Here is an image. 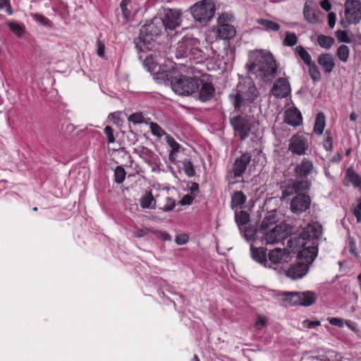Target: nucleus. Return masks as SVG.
<instances>
[{"label":"nucleus","instance_id":"obj_10","mask_svg":"<svg viewBox=\"0 0 361 361\" xmlns=\"http://www.w3.org/2000/svg\"><path fill=\"white\" fill-rule=\"evenodd\" d=\"M297 247H302L298 250L297 260L303 261V263L307 264V267H309L317 256V245L314 243H310V245H307V243L300 242V244H298V243L293 244L292 248L294 250Z\"/></svg>","mask_w":361,"mask_h":361},{"label":"nucleus","instance_id":"obj_16","mask_svg":"<svg viewBox=\"0 0 361 361\" xmlns=\"http://www.w3.org/2000/svg\"><path fill=\"white\" fill-rule=\"evenodd\" d=\"M180 15L181 13L178 10H168L165 13L164 18H162L164 23V29L166 30H174L176 27H178L181 22Z\"/></svg>","mask_w":361,"mask_h":361},{"label":"nucleus","instance_id":"obj_3","mask_svg":"<svg viewBox=\"0 0 361 361\" xmlns=\"http://www.w3.org/2000/svg\"><path fill=\"white\" fill-rule=\"evenodd\" d=\"M164 28L162 18L154 17L150 23L145 24L140 32V36L135 39L136 49L140 52H145L152 49L155 38L158 37Z\"/></svg>","mask_w":361,"mask_h":361},{"label":"nucleus","instance_id":"obj_23","mask_svg":"<svg viewBox=\"0 0 361 361\" xmlns=\"http://www.w3.org/2000/svg\"><path fill=\"white\" fill-rule=\"evenodd\" d=\"M250 252L252 258L256 262L260 263L264 267H269L268 264V260L267 259L266 249L264 247H255L253 245L250 247Z\"/></svg>","mask_w":361,"mask_h":361},{"label":"nucleus","instance_id":"obj_19","mask_svg":"<svg viewBox=\"0 0 361 361\" xmlns=\"http://www.w3.org/2000/svg\"><path fill=\"white\" fill-rule=\"evenodd\" d=\"M269 261L273 264H283L290 259V252L286 249L275 248L269 251Z\"/></svg>","mask_w":361,"mask_h":361},{"label":"nucleus","instance_id":"obj_11","mask_svg":"<svg viewBox=\"0 0 361 361\" xmlns=\"http://www.w3.org/2000/svg\"><path fill=\"white\" fill-rule=\"evenodd\" d=\"M305 191L296 192L290 202V209L294 214H300L307 211L311 204V199L305 195Z\"/></svg>","mask_w":361,"mask_h":361},{"label":"nucleus","instance_id":"obj_1","mask_svg":"<svg viewBox=\"0 0 361 361\" xmlns=\"http://www.w3.org/2000/svg\"><path fill=\"white\" fill-rule=\"evenodd\" d=\"M314 171V167L312 161L307 158H303L294 169L295 179L288 180L281 185V200H285L296 192L309 190L312 186V181L308 176Z\"/></svg>","mask_w":361,"mask_h":361},{"label":"nucleus","instance_id":"obj_34","mask_svg":"<svg viewBox=\"0 0 361 361\" xmlns=\"http://www.w3.org/2000/svg\"><path fill=\"white\" fill-rule=\"evenodd\" d=\"M305 18L311 23H316L319 22L317 16L314 10L310 8L307 5L304 7L303 11Z\"/></svg>","mask_w":361,"mask_h":361},{"label":"nucleus","instance_id":"obj_43","mask_svg":"<svg viewBox=\"0 0 361 361\" xmlns=\"http://www.w3.org/2000/svg\"><path fill=\"white\" fill-rule=\"evenodd\" d=\"M130 4V0H122L120 4L122 15L126 19H128L130 16V9L128 8Z\"/></svg>","mask_w":361,"mask_h":361},{"label":"nucleus","instance_id":"obj_64","mask_svg":"<svg viewBox=\"0 0 361 361\" xmlns=\"http://www.w3.org/2000/svg\"><path fill=\"white\" fill-rule=\"evenodd\" d=\"M320 6L326 11H329L331 8V4L329 0H322L320 2Z\"/></svg>","mask_w":361,"mask_h":361},{"label":"nucleus","instance_id":"obj_39","mask_svg":"<svg viewBox=\"0 0 361 361\" xmlns=\"http://www.w3.org/2000/svg\"><path fill=\"white\" fill-rule=\"evenodd\" d=\"M175 200L169 197H166L159 204L160 209L164 211H171L175 207Z\"/></svg>","mask_w":361,"mask_h":361},{"label":"nucleus","instance_id":"obj_31","mask_svg":"<svg viewBox=\"0 0 361 361\" xmlns=\"http://www.w3.org/2000/svg\"><path fill=\"white\" fill-rule=\"evenodd\" d=\"M345 16L349 24H357L361 20V9L345 12Z\"/></svg>","mask_w":361,"mask_h":361},{"label":"nucleus","instance_id":"obj_24","mask_svg":"<svg viewBox=\"0 0 361 361\" xmlns=\"http://www.w3.org/2000/svg\"><path fill=\"white\" fill-rule=\"evenodd\" d=\"M318 63L323 68L325 73H331L334 66L335 63L334 59L331 54H323L319 56Z\"/></svg>","mask_w":361,"mask_h":361},{"label":"nucleus","instance_id":"obj_2","mask_svg":"<svg viewBox=\"0 0 361 361\" xmlns=\"http://www.w3.org/2000/svg\"><path fill=\"white\" fill-rule=\"evenodd\" d=\"M259 95L253 80L250 76L241 78L236 86L235 93L230 94L228 97L237 111L245 110L250 103H253Z\"/></svg>","mask_w":361,"mask_h":361},{"label":"nucleus","instance_id":"obj_14","mask_svg":"<svg viewBox=\"0 0 361 361\" xmlns=\"http://www.w3.org/2000/svg\"><path fill=\"white\" fill-rule=\"evenodd\" d=\"M197 39L185 37L180 40L175 48V55L177 59L185 58L190 56L191 46L199 44Z\"/></svg>","mask_w":361,"mask_h":361},{"label":"nucleus","instance_id":"obj_62","mask_svg":"<svg viewBox=\"0 0 361 361\" xmlns=\"http://www.w3.org/2000/svg\"><path fill=\"white\" fill-rule=\"evenodd\" d=\"M190 191L192 196H196L199 192V185L196 183H192L191 186L190 188Z\"/></svg>","mask_w":361,"mask_h":361},{"label":"nucleus","instance_id":"obj_25","mask_svg":"<svg viewBox=\"0 0 361 361\" xmlns=\"http://www.w3.org/2000/svg\"><path fill=\"white\" fill-rule=\"evenodd\" d=\"M277 71V65L274 57L273 56V62L271 63H264L260 68L259 76L262 78H268L274 76Z\"/></svg>","mask_w":361,"mask_h":361},{"label":"nucleus","instance_id":"obj_15","mask_svg":"<svg viewBox=\"0 0 361 361\" xmlns=\"http://www.w3.org/2000/svg\"><path fill=\"white\" fill-rule=\"evenodd\" d=\"M308 149V143L305 137L296 135L293 136L289 142L288 149L293 154H305Z\"/></svg>","mask_w":361,"mask_h":361},{"label":"nucleus","instance_id":"obj_20","mask_svg":"<svg viewBox=\"0 0 361 361\" xmlns=\"http://www.w3.org/2000/svg\"><path fill=\"white\" fill-rule=\"evenodd\" d=\"M265 234V240L267 244H274L283 240L286 233L281 225H276L272 229L269 230Z\"/></svg>","mask_w":361,"mask_h":361},{"label":"nucleus","instance_id":"obj_50","mask_svg":"<svg viewBox=\"0 0 361 361\" xmlns=\"http://www.w3.org/2000/svg\"><path fill=\"white\" fill-rule=\"evenodd\" d=\"M199 44L196 45L191 46V51L190 53V56H191L195 59H199L202 58V51L199 48Z\"/></svg>","mask_w":361,"mask_h":361},{"label":"nucleus","instance_id":"obj_22","mask_svg":"<svg viewBox=\"0 0 361 361\" xmlns=\"http://www.w3.org/2000/svg\"><path fill=\"white\" fill-rule=\"evenodd\" d=\"M285 121L293 126H298L302 123V114L296 108H290L285 111Z\"/></svg>","mask_w":361,"mask_h":361},{"label":"nucleus","instance_id":"obj_59","mask_svg":"<svg viewBox=\"0 0 361 361\" xmlns=\"http://www.w3.org/2000/svg\"><path fill=\"white\" fill-rule=\"evenodd\" d=\"M188 236L186 234L178 235L175 241L178 245H185L188 241Z\"/></svg>","mask_w":361,"mask_h":361},{"label":"nucleus","instance_id":"obj_61","mask_svg":"<svg viewBox=\"0 0 361 361\" xmlns=\"http://www.w3.org/2000/svg\"><path fill=\"white\" fill-rule=\"evenodd\" d=\"M336 16L333 12L328 14V23L330 28H333L336 24Z\"/></svg>","mask_w":361,"mask_h":361},{"label":"nucleus","instance_id":"obj_4","mask_svg":"<svg viewBox=\"0 0 361 361\" xmlns=\"http://www.w3.org/2000/svg\"><path fill=\"white\" fill-rule=\"evenodd\" d=\"M198 77L181 75L172 79V90L181 96H193L197 90Z\"/></svg>","mask_w":361,"mask_h":361},{"label":"nucleus","instance_id":"obj_28","mask_svg":"<svg viewBox=\"0 0 361 361\" xmlns=\"http://www.w3.org/2000/svg\"><path fill=\"white\" fill-rule=\"evenodd\" d=\"M247 197L245 195L242 191H236L231 196V205L232 208L239 207L242 208Z\"/></svg>","mask_w":361,"mask_h":361},{"label":"nucleus","instance_id":"obj_58","mask_svg":"<svg viewBox=\"0 0 361 361\" xmlns=\"http://www.w3.org/2000/svg\"><path fill=\"white\" fill-rule=\"evenodd\" d=\"M345 324L346 326L350 329L352 330L353 332H355L357 336H360V331L358 329V326H357V324L353 322V321H350V320H347L345 322Z\"/></svg>","mask_w":361,"mask_h":361},{"label":"nucleus","instance_id":"obj_42","mask_svg":"<svg viewBox=\"0 0 361 361\" xmlns=\"http://www.w3.org/2000/svg\"><path fill=\"white\" fill-rule=\"evenodd\" d=\"M114 177L117 183H123L126 178L125 169L121 166H117L114 171Z\"/></svg>","mask_w":361,"mask_h":361},{"label":"nucleus","instance_id":"obj_51","mask_svg":"<svg viewBox=\"0 0 361 361\" xmlns=\"http://www.w3.org/2000/svg\"><path fill=\"white\" fill-rule=\"evenodd\" d=\"M150 230L147 228H135V230L133 231V236L135 238H142L147 235H148L149 233H151Z\"/></svg>","mask_w":361,"mask_h":361},{"label":"nucleus","instance_id":"obj_21","mask_svg":"<svg viewBox=\"0 0 361 361\" xmlns=\"http://www.w3.org/2000/svg\"><path fill=\"white\" fill-rule=\"evenodd\" d=\"M309 267L303 261H298L293 264L286 271V276L292 279H298L303 277L307 273Z\"/></svg>","mask_w":361,"mask_h":361},{"label":"nucleus","instance_id":"obj_48","mask_svg":"<svg viewBox=\"0 0 361 361\" xmlns=\"http://www.w3.org/2000/svg\"><path fill=\"white\" fill-rule=\"evenodd\" d=\"M235 221L238 224H246L249 221V215L246 212H240L239 214H235Z\"/></svg>","mask_w":361,"mask_h":361},{"label":"nucleus","instance_id":"obj_47","mask_svg":"<svg viewBox=\"0 0 361 361\" xmlns=\"http://www.w3.org/2000/svg\"><path fill=\"white\" fill-rule=\"evenodd\" d=\"M166 140L171 149V151L173 152H178L179 151L180 145L170 135L166 134Z\"/></svg>","mask_w":361,"mask_h":361},{"label":"nucleus","instance_id":"obj_44","mask_svg":"<svg viewBox=\"0 0 361 361\" xmlns=\"http://www.w3.org/2000/svg\"><path fill=\"white\" fill-rule=\"evenodd\" d=\"M298 42V37L295 33L288 32L283 40V44L285 46L293 47Z\"/></svg>","mask_w":361,"mask_h":361},{"label":"nucleus","instance_id":"obj_63","mask_svg":"<svg viewBox=\"0 0 361 361\" xmlns=\"http://www.w3.org/2000/svg\"><path fill=\"white\" fill-rule=\"evenodd\" d=\"M324 147L326 150H331L332 149V138L329 135H327L325 140Z\"/></svg>","mask_w":361,"mask_h":361},{"label":"nucleus","instance_id":"obj_38","mask_svg":"<svg viewBox=\"0 0 361 361\" xmlns=\"http://www.w3.org/2000/svg\"><path fill=\"white\" fill-rule=\"evenodd\" d=\"M182 165H183V170L184 171V172L185 173V174L188 176L192 177L195 176V171L192 163L190 160H188L187 159H184L182 161Z\"/></svg>","mask_w":361,"mask_h":361},{"label":"nucleus","instance_id":"obj_56","mask_svg":"<svg viewBox=\"0 0 361 361\" xmlns=\"http://www.w3.org/2000/svg\"><path fill=\"white\" fill-rule=\"evenodd\" d=\"M327 320L330 324L338 327H343L344 324L343 320L341 318L329 317Z\"/></svg>","mask_w":361,"mask_h":361},{"label":"nucleus","instance_id":"obj_35","mask_svg":"<svg viewBox=\"0 0 361 361\" xmlns=\"http://www.w3.org/2000/svg\"><path fill=\"white\" fill-rule=\"evenodd\" d=\"M307 66H308L309 73L312 80L314 82L319 81L321 80V74L315 63L311 62Z\"/></svg>","mask_w":361,"mask_h":361},{"label":"nucleus","instance_id":"obj_45","mask_svg":"<svg viewBox=\"0 0 361 361\" xmlns=\"http://www.w3.org/2000/svg\"><path fill=\"white\" fill-rule=\"evenodd\" d=\"M143 65L148 71L152 72L155 70L157 63L152 56H147L143 61Z\"/></svg>","mask_w":361,"mask_h":361},{"label":"nucleus","instance_id":"obj_13","mask_svg":"<svg viewBox=\"0 0 361 361\" xmlns=\"http://www.w3.org/2000/svg\"><path fill=\"white\" fill-rule=\"evenodd\" d=\"M214 92L215 90L212 82L198 78L197 92L193 96L198 98L201 102H205L213 97Z\"/></svg>","mask_w":361,"mask_h":361},{"label":"nucleus","instance_id":"obj_12","mask_svg":"<svg viewBox=\"0 0 361 361\" xmlns=\"http://www.w3.org/2000/svg\"><path fill=\"white\" fill-rule=\"evenodd\" d=\"M231 123L235 135L239 136L241 140L248 137L251 130V124L248 119L243 116H238L231 119Z\"/></svg>","mask_w":361,"mask_h":361},{"label":"nucleus","instance_id":"obj_57","mask_svg":"<svg viewBox=\"0 0 361 361\" xmlns=\"http://www.w3.org/2000/svg\"><path fill=\"white\" fill-rule=\"evenodd\" d=\"M97 54L99 56L103 57L104 56L105 45L104 43L100 39L97 41Z\"/></svg>","mask_w":361,"mask_h":361},{"label":"nucleus","instance_id":"obj_55","mask_svg":"<svg viewBox=\"0 0 361 361\" xmlns=\"http://www.w3.org/2000/svg\"><path fill=\"white\" fill-rule=\"evenodd\" d=\"M336 36L340 42H349L350 39L345 31L338 30L336 32Z\"/></svg>","mask_w":361,"mask_h":361},{"label":"nucleus","instance_id":"obj_53","mask_svg":"<svg viewBox=\"0 0 361 361\" xmlns=\"http://www.w3.org/2000/svg\"><path fill=\"white\" fill-rule=\"evenodd\" d=\"M104 131L107 137L108 143H114L115 142V138L114 136V130L112 128L107 126L105 127Z\"/></svg>","mask_w":361,"mask_h":361},{"label":"nucleus","instance_id":"obj_9","mask_svg":"<svg viewBox=\"0 0 361 361\" xmlns=\"http://www.w3.org/2000/svg\"><path fill=\"white\" fill-rule=\"evenodd\" d=\"M322 233V226L317 222H312L305 226L298 238H291L288 241L289 247H293V244H300L305 240H314L318 238Z\"/></svg>","mask_w":361,"mask_h":361},{"label":"nucleus","instance_id":"obj_6","mask_svg":"<svg viewBox=\"0 0 361 361\" xmlns=\"http://www.w3.org/2000/svg\"><path fill=\"white\" fill-rule=\"evenodd\" d=\"M273 62V55L271 53L264 50H255L249 54V60L245 65V68L250 73L259 74L260 68L264 63H271Z\"/></svg>","mask_w":361,"mask_h":361},{"label":"nucleus","instance_id":"obj_29","mask_svg":"<svg viewBox=\"0 0 361 361\" xmlns=\"http://www.w3.org/2000/svg\"><path fill=\"white\" fill-rule=\"evenodd\" d=\"M140 206L145 209L154 208V199L151 192H146L140 200Z\"/></svg>","mask_w":361,"mask_h":361},{"label":"nucleus","instance_id":"obj_54","mask_svg":"<svg viewBox=\"0 0 361 361\" xmlns=\"http://www.w3.org/2000/svg\"><path fill=\"white\" fill-rule=\"evenodd\" d=\"M152 233L157 238H161L163 240H168V241H171V237L170 236V235L168 233L165 232V231H152Z\"/></svg>","mask_w":361,"mask_h":361},{"label":"nucleus","instance_id":"obj_5","mask_svg":"<svg viewBox=\"0 0 361 361\" xmlns=\"http://www.w3.org/2000/svg\"><path fill=\"white\" fill-rule=\"evenodd\" d=\"M286 305H302L308 307L313 305L317 298V294L313 291L305 292H283L281 294Z\"/></svg>","mask_w":361,"mask_h":361},{"label":"nucleus","instance_id":"obj_52","mask_svg":"<svg viewBox=\"0 0 361 361\" xmlns=\"http://www.w3.org/2000/svg\"><path fill=\"white\" fill-rule=\"evenodd\" d=\"M31 16L35 20L38 21L39 23H41L44 26L49 25V20L47 18L43 16L42 15L39 14V13H31Z\"/></svg>","mask_w":361,"mask_h":361},{"label":"nucleus","instance_id":"obj_17","mask_svg":"<svg viewBox=\"0 0 361 361\" xmlns=\"http://www.w3.org/2000/svg\"><path fill=\"white\" fill-rule=\"evenodd\" d=\"M252 155L249 152H245L237 158L233 165L234 177H240L246 171L247 165L251 161Z\"/></svg>","mask_w":361,"mask_h":361},{"label":"nucleus","instance_id":"obj_33","mask_svg":"<svg viewBox=\"0 0 361 361\" xmlns=\"http://www.w3.org/2000/svg\"><path fill=\"white\" fill-rule=\"evenodd\" d=\"M317 42L321 47L329 49L334 44V39L331 37L320 35L317 37Z\"/></svg>","mask_w":361,"mask_h":361},{"label":"nucleus","instance_id":"obj_26","mask_svg":"<svg viewBox=\"0 0 361 361\" xmlns=\"http://www.w3.org/2000/svg\"><path fill=\"white\" fill-rule=\"evenodd\" d=\"M277 221L276 215L274 212L267 213L259 226V231H265L269 229L270 226L274 225Z\"/></svg>","mask_w":361,"mask_h":361},{"label":"nucleus","instance_id":"obj_18","mask_svg":"<svg viewBox=\"0 0 361 361\" xmlns=\"http://www.w3.org/2000/svg\"><path fill=\"white\" fill-rule=\"evenodd\" d=\"M272 94L277 98L286 97L290 92V87L287 79L279 78L271 89Z\"/></svg>","mask_w":361,"mask_h":361},{"label":"nucleus","instance_id":"obj_7","mask_svg":"<svg viewBox=\"0 0 361 361\" xmlns=\"http://www.w3.org/2000/svg\"><path fill=\"white\" fill-rule=\"evenodd\" d=\"M190 12L196 21L207 23L214 16L215 5L209 0H202L191 6Z\"/></svg>","mask_w":361,"mask_h":361},{"label":"nucleus","instance_id":"obj_30","mask_svg":"<svg viewBox=\"0 0 361 361\" xmlns=\"http://www.w3.org/2000/svg\"><path fill=\"white\" fill-rule=\"evenodd\" d=\"M325 127V116L322 112L318 113L314 126V132L318 135L322 134Z\"/></svg>","mask_w":361,"mask_h":361},{"label":"nucleus","instance_id":"obj_49","mask_svg":"<svg viewBox=\"0 0 361 361\" xmlns=\"http://www.w3.org/2000/svg\"><path fill=\"white\" fill-rule=\"evenodd\" d=\"M128 121L134 124H139L144 122V117L142 113L136 112L129 116Z\"/></svg>","mask_w":361,"mask_h":361},{"label":"nucleus","instance_id":"obj_36","mask_svg":"<svg viewBox=\"0 0 361 361\" xmlns=\"http://www.w3.org/2000/svg\"><path fill=\"white\" fill-rule=\"evenodd\" d=\"M295 51L300 56L301 59L304 61V63L307 65L310 63L312 61L311 56L309 53L304 49L302 46H298L295 48Z\"/></svg>","mask_w":361,"mask_h":361},{"label":"nucleus","instance_id":"obj_8","mask_svg":"<svg viewBox=\"0 0 361 361\" xmlns=\"http://www.w3.org/2000/svg\"><path fill=\"white\" fill-rule=\"evenodd\" d=\"M233 16L224 13L217 19L216 35L223 39H230L236 35L235 27L230 23L233 20Z\"/></svg>","mask_w":361,"mask_h":361},{"label":"nucleus","instance_id":"obj_40","mask_svg":"<svg viewBox=\"0 0 361 361\" xmlns=\"http://www.w3.org/2000/svg\"><path fill=\"white\" fill-rule=\"evenodd\" d=\"M361 3L360 0H347L345 4V12L353 10H360Z\"/></svg>","mask_w":361,"mask_h":361},{"label":"nucleus","instance_id":"obj_32","mask_svg":"<svg viewBox=\"0 0 361 361\" xmlns=\"http://www.w3.org/2000/svg\"><path fill=\"white\" fill-rule=\"evenodd\" d=\"M257 23L267 30L278 31L280 29L279 24L270 20L259 18L257 20Z\"/></svg>","mask_w":361,"mask_h":361},{"label":"nucleus","instance_id":"obj_41","mask_svg":"<svg viewBox=\"0 0 361 361\" xmlns=\"http://www.w3.org/2000/svg\"><path fill=\"white\" fill-rule=\"evenodd\" d=\"M7 25L12 32L18 37L22 36L24 33V29L20 24L14 22H8Z\"/></svg>","mask_w":361,"mask_h":361},{"label":"nucleus","instance_id":"obj_60","mask_svg":"<svg viewBox=\"0 0 361 361\" xmlns=\"http://www.w3.org/2000/svg\"><path fill=\"white\" fill-rule=\"evenodd\" d=\"M194 200V197L190 195H185L181 200L180 201V203L182 205H190L192 204V201Z\"/></svg>","mask_w":361,"mask_h":361},{"label":"nucleus","instance_id":"obj_46","mask_svg":"<svg viewBox=\"0 0 361 361\" xmlns=\"http://www.w3.org/2000/svg\"><path fill=\"white\" fill-rule=\"evenodd\" d=\"M150 130L152 133L157 137H161L166 134L164 130L156 123H150Z\"/></svg>","mask_w":361,"mask_h":361},{"label":"nucleus","instance_id":"obj_37","mask_svg":"<svg viewBox=\"0 0 361 361\" xmlns=\"http://www.w3.org/2000/svg\"><path fill=\"white\" fill-rule=\"evenodd\" d=\"M350 50L348 46L342 44L337 50V56L338 59L343 61L346 62L349 57Z\"/></svg>","mask_w":361,"mask_h":361},{"label":"nucleus","instance_id":"obj_27","mask_svg":"<svg viewBox=\"0 0 361 361\" xmlns=\"http://www.w3.org/2000/svg\"><path fill=\"white\" fill-rule=\"evenodd\" d=\"M345 181L347 182L345 185L350 183L355 187L361 186V177L352 169H348L346 171Z\"/></svg>","mask_w":361,"mask_h":361}]
</instances>
